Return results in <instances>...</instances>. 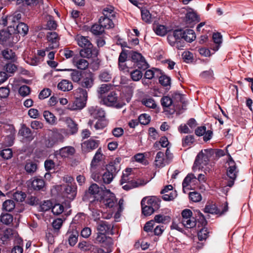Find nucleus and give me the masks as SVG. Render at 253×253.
<instances>
[{
	"label": "nucleus",
	"mask_w": 253,
	"mask_h": 253,
	"mask_svg": "<svg viewBox=\"0 0 253 253\" xmlns=\"http://www.w3.org/2000/svg\"><path fill=\"white\" fill-rule=\"evenodd\" d=\"M182 223L186 228H192L196 226V220L193 217H190L187 219H182Z\"/></svg>",
	"instance_id": "a19ab883"
},
{
	"label": "nucleus",
	"mask_w": 253,
	"mask_h": 253,
	"mask_svg": "<svg viewBox=\"0 0 253 253\" xmlns=\"http://www.w3.org/2000/svg\"><path fill=\"white\" fill-rule=\"evenodd\" d=\"M206 213L211 214H218L220 213V210L217 208L215 204L207 205L204 210Z\"/></svg>",
	"instance_id": "4c0bfd02"
},
{
	"label": "nucleus",
	"mask_w": 253,
	"mask_h": 253,
	"mask_svg": "<svg viewBox=\"0 0 253 253\" xmlns=\"http://www.w3.org/2000/svg\"><path fill=\"white\" fill-rule=\"evenodd\" d=\"M113 228L114 225L106 221L99 220L97 223L96 229L101 233L113 235L115 234Z\"/></svg>",
	"instance_id": "423d86ee"
},
{
	"label": "nucleus",
	"mask_w": 253,
	"mask_h": 253,
	"mask_svg": "<svg viewBox=\"0 0 253 253\" xmlns=\"http://www.w3.org/2000/svg\"><path fill=\"white\" fill-rule=\"evenodd\" d=\"M100 188L95 183L91 184L88 188V191H85L84 195L83 197V201H86L88 199V195H94L98 193Z\"/></svg>",
	"instance_id": "bb28decb"
},
{
	"label": "nucleus",
	"mask_w": 253,
	"mask_h": 253,
	"mask_svg": "<svg viewBox=\"0 0 253 253\" xmlns=\"http://www.w3.org/2000/svg\"><path fill=\"white\" fill-rule=\"evenodd\" d=\"M51 90L49 88H46L42 89L39 95V98L40 99H45L51 94Z\"/></svg>",
	"instance_id": "774afa93"
},
{
	"label": "nucleus",
	"mask_w": 253,
	"mask_h": 253,
	"mask_svg": "<svg viewBox=\"0 0 253 253\" xmlns=\"http://www.w3.org/2000/svg\"><path fill=\"white\" fill-rule=\"evenodd\" d=\"M162 74L161 76L159 77V83L162 84L163 86L166 87L170 86V77L163 75L162 73H161Z\"/></svg>",
	"instance_id": "de8ad7c7"
},
{
	"label": "nucleus",
	"mask_w": 253,
	"mask_h": 253,
	"mask_svg": "<svg viewBox=\"0 0 253 253\" xmlns=\"http://www.w3.org/2000/svg\"><path fill=\"white\" fill-rule=\"evenodd\" d=\"M116 162H111L109 164L106 165V170L112 174L114 176H115L117 172L120 169V166L116 165Z\"/></svg>",
	"instance_id": "473e14b6"
},
{
	"label": "nucleus",
	"mask_w": 253,
	"mask_h": 253,
	"mask_svg": "<svg viewBox=\"0 0 253 253\" xmlns=\"http://www.w3.org/2000/svg\"><path fill=\"white\" fill-rule=\"evenodd\" d=\"M64 192L67 198L73 200L77 194V188L75 185H67L64 189Z\"/></svg>",
	"instance_id": "4be33fe9"
},
{
	"label": "nucleus",
	"mask_w": 253,
	"mask_h": 253,
	"mask_svg": "<svg viewBox=\"0 0 253 253\" xmlns=\"http://www.w3.org/2000/svg\"><path fill=\"white\" fill-rule=\"evenodd\" d=\"M146 200V197H144L142 199L141 202V205L142 208V213L145 216H149L153 214L155 211L153 210V208H150L149 207V206L145 204L146 202H145Z\"/></svg>",
	"instance_id": "cd10ccee"
},
{
	"label": "nucleus",
	"mask_w": 253,
	"mask_h": 253,
	"mask_svg": "<svg viewBox=\"0 0 253 253\" xmlns=\"http://www.w3.org/2000/svg\"><path fill=\"white\" fill-rule=\"evenodd\" d=\"M89 113L92 117L96 119L100 120L105 116L104 111L97 106L91 107L89 109Z\"/></svg>",
	"instance_id": "4468645a"
},
{
	"label": "nucleus",
	"mask_w": 253,
	"mask_h": 253,
	"mask_svg": "<svg viewBox=\"0 0 253 253\" xmlns=\"http://www.w3.org/2000/svg\"><path fill=\"white\" fill-rule=\"evenodd\" d=\"M189 197L191 200L194 202H198L202 200L201 194L197 192H190Z\"/></svg>",
	"instance_id": "680f3d73"
},
{
	"label": "nucleus",
	"mask_w": 253,
	"mask_h": 253,
	"mask_svg": "<svg viewBox=\"0 0 253 253\" xmlns=\"http://www.w3.org/2000/svg\"><path fill=\"white\" fill-rule=\"evenodd\" d=\"M30 182L31 187L37 191L42 190L45 185L44 179L38 176H35L31 179Z\"/></svg>",
	"instance_id": "f8f14e48"
},
{
	"label": "nucleus",
	"mask_w": 253,
	"mask_h": 253,
	"mask_svg": "<svg viewBox=\"0 0 253 253\" xmlns=\"http://www.w3.org/2000/svg\"><path fill=\"white\" fill-rule=\"evenodd\" d=\"M164 153L162 152H159L157 153L156 157V166L160 167L163 166L164 161Z\"/></svg>",
	"instance_id": "13d9d810"
},
{
	"label": "nucleus",
	"mask_w": 253,
	"mask_h": 253,
	"mask_svg": "<svg viewBox=\"0 0 253 253\" xmlns=\"http://www.w3.org/2000/svg\"><path fill=\"white\" fill-rule=\"evenodd\" d=\"M150 117L146 114H141L138 118V122L142 125H146L150 123Z\"/></svg>",
	"instance_id": "e2e57ef3"
},
{
	"label": "nucleus",
	"mask_w": 253,
	"mask_h": 253,
	"mask_svg": "<svg viewBox=\"0 0 253 253\" xmlns=\"http://www.w3.org/2000/svg\"><path fill=\"white\" fill-rule=\"evenodd\" d=\"M181 37V29L175 30L169 33L167 37L169 43L172 46L175 45L177 40H180Z\"/></svg>",
	"instance_id": "9b49d317"
},
{
	"label": "nucleus",
	"mask_w": 253,
	"mask_h": 253,
	"mask_svg": "<svg viewBox=\"0 0 253 253\" xmlns=\"http://www.w3.org/2000/svg\"><path fill=\"white\" fill-rule=\"evenodd\" d=\"M66 123L68 130L72 134L76 133L78 130V125L70 118H67Z\"/></svg>",
	"instance_id": "7c9ffc66"
},
{
	"label": "nucleus",
	"mask_w": 253,
	"mask_h": 253,
	"mask_svg": "<svg viewBox=\"0 0 253 253\" xmlns=\"http://www.w3.org/2000/svg\"><path fill=\"white\" fill-rule=\"evenodd\" d=\"M99 144V141L90 138L82 143V150L84 154L87 153L96 149Z\"/></svg>",
	"instance_id": "0eeeda50"
},
{
	"label": "nucleus",
	"mask_w": 253,
	"mask_h": 253,
	"mask_svg": "<svg viewBox=\"0 0 253 253\" xmlns=\"http://www.w3.org/2000/svg\"><path fill=\"white\" fill-rule=\"evenodd\" d=\"M86 103V100H84L83 99L79 98L76 97V100L74 101V105L72 107L71 109H82L83 108Z\"/></svg>",
	"instance_id": "58836bf2"
},
{
	"label": "nucleus",
	"mask_w": 253,
	"mask_h": 253,
	"mask_svg": "<svg viewBox=\"0 0 253 253\" xmlns=\"http://www.w3.org/2000/svg\"><path fill=\"white\" fill-rule=\"evenodd\" d=\"M3 57L6 60H14L15 56V53L11 49H4L1 51Z\"/></svg>",
	"instance_id": "a18cd8bd"
},
{
	"label": "nucleus",
	"mask_w": 253,
	"mask_h": 253,
	"mask_svg": "<svg viewBox=\"0 0 253 253\" xmlns=\"http://www.w3.org/2000/svg\"><path fill=\"white\" fill-rule=\"evenodd\" d=\"M103 158V154L101 153V149L99 148L96 152L91 162V169H95L97 164L101 161Z\"/></svg>",
	"instance_id": "c85d7f7f"
},
{
	"label": "nucleus",
	"mask_w": 253,
	"mask_h": 253,
	"mask_svg": "<svg viewBox=\"0 0 253 253\" xmlns=\"http://www.w3.org/2000/svg\"><path fill=\"white\" fill-rule=\"evenodd\" d=\"M104 16H101L99 19V25L103 28L104 30L105 28L110 29L113 28L114 27V24L112 22V20L109 18L107 16V14L103 13Z\"/></svg>",
	"instance_id": "2eb2a0df"
},
{
	"label": "nucleus",
	"mask_w": 253,
	"mask_h": 253,
	"mask_svg": "<svg viewBox=\"0 0 253 253\" xmlns=\"http://www.w3.org/2000/svg\"><path fill=\"white\" fill-rule=\"evenodd\" d=\"M187 9L191 10L186 14V22L187 24H191L192 23L198 22L200 20L199 16L197 14L193 11L192 9L187 7Z\"/></svg>",
	"instance_id": "5701e85b"
},
{
	"label": "nucleus",
	"mask_w": 253,
	"mask_h": 253,
	"mask_svg": "<svg viewBox=\"0 0 253 253\" xmlns=\"http://www.w3.org/2000/svg\"><path fill=\"white\" fill-rule=\"evenodd\" d=\"M112 86H113L111 84H103L99 87L97 92L98 94L101 96L102 95L109 91L111 89Z\"/></svg>",
	"instance_id": "09e8293b"
},
{
	"label": "nucleus",
	"mask_w": 253,
	"mask_h": 253,
	"mask_svg": "<svg viewBox=\"0 0 253 253\" xmlns=\"http://www.w3.org/2000/svg\"><path fill=\"white\" fill-rule=\"evenodd\" d=\"M93 246L85 241L82 242L78 244L79 248L84 251H91Z\"/></svg>",
	"instance_id": "bf43d9fd"
},
{
	"label": "nucleus",
	"mask_w": 253,
	"mask_h": 253,
	"mask_svg": "<svg viewBox=\"0 0 253 253\" xmlns=\"http://www.w3.org/2000/svg\"><path fill=\"white\" fill-rule=\"evenodd\" d=\"M173 187L171 185H168L161 191V194H164L162 198L165 201L173 200L177 196L176 191H173Z\"/></svg>",
	"instance_id": "6e6552de"
},
{
	"label": "nucleus",
	"mask_w": 253,
	"mask_h": 253,
	"mask_svg": "<svg viewBox=\"0 0 253 253\" xmlns=\"http://www.w3.org/2000/svg\"><path fill=\"white\" fill-rule=\"evenodd\" d=\"M161 102L162 106L164 107L173 106L174 111L176 110H180V105L179 104H176L174 102H173L172 99L169 96L163 97L161 98Z\"/></svg>",
	"instance_id": "ddd939ff"
},
{
	"label": "nucleus",
	"mask_w": 253,
	"mask_h": 253,
	"mask_svg": "<svg viewBox=\"0 0 253 253\" xmlns=\"http://www.w3.org/2000/svg\"><path fill=\"white\" fill-rule=\"evenodd\" d=\"M13 220V216L8 213H2L0 216V221L3 224L9 225Z\"/></svg>",
	"instance_id": "f704fd0d"
},
{
	"label": "nucleus",
	"mask_w": 253,
	"mask_h": 253,
	"mask_svg": "<svg viewBox=\"0 0 253 253\" xmlns=\"http://www.w3.org/2000/svg\"><path fill=\"white\" fill-rule=\"evenodd\" d=\"M47 41L50 42L49 48L51 49L56 48L59 46V37L55 32H48L46 36Z\"/></svg>",
	"instance_id": "1a4fd4ad"
},
{
	"label": "nucleus",
	"mask_w": 253,
	"mask_h": 253,
	"mask_svg": "<svg viewBox=\"0 0 253 253\" xmlns=\"http://www.w3.org/2000/svg\"><path fill=\"white\" fill-rule=\"evenodd\" d=\"M28 30V26L24 23L21 22L19 23L16 26V31L17 32L16 34L17 35L20 34L23 36H24L27 34Z\"/></svg>",
	"instance_id": "e433bc0d"
},
{
	"label": "nucleus",
	"mask_w": 253,
	"mask_h": 253,
	"mask_svg": "<svg viewBox=\"0 0 253 253\" xmlns=\"http://www.w3.org/2000/svg\"><path fill=\"white\" fill-rule=\"evenodd\" d=\"M102 101L106 106L118 109L122 108L125 105V103L118 101L117 94L115 91L111 92L107 97H104Z\"/></svg>",
	"instance_id": "39448f33"
},
{
	"label": "nucleus",
	"mask_w": 253,
	"mask_h": 253,
	"mask_svg": "<svg viewBox=\"0 0 253 253\" xmlns=\"http://www.w3.org/2000/svg\"><path fill=\"white\" fill-rule=\"evenodd\" d=\"M107 239L110 240L111 238L107 237L105 234L98 232L96 237L93 239V241L95 244H101L104 243Z\"/></svg>",
	"instance_id": "ea45409f"
},
{
	"label": "nucleus",
	"mask_w": 253,
	"mask_h": 253,
	"mask_svg": "<svg viewBox=\"0 0 253 253\" xmlns=\"http://www.w3.org/2000/svg\"><path fill=\"white\" fill-rule=\"evenodd\" d=\"M91 33L95 35H101L104 32V30L99 24H95L91 26Z\"/></svg>",
	"instance_id": "49530a36"
},
{
	"label": "nucleus",
	"mask_w": 253,
	"mask_h": 253,
	"mask_svg": "<svg viewBox=\"0 0 253 253\" xmlns=\"http://www.w3.org/2000/svg\"><path fill=\"white\" fill-rule=\"evenodd\" d=\"M20 37L17 34H11L9 30L0 31V44L4 46H12L17 43Z\"/></svg>",
	"instance_id": "7ed1b4c3"
},
{
	"label": "nucleus",
	"mask_w": 253,
	"mask_h": 253,
	"mask_svg": "<svg viewBox=\"0 0 253 253\" xmlns=\"http://www.w3.org/2000/svg\"><path fill=\"white\" fill-rule=\"evenodd\" d=\"M153 30L157 35L160 36H164L167 33L166 27L162 25H156L154 26Z\"/></svg>",
	"instance_id": "37998d69"
},
{
	"label": "nucleus",
	"mask_w": 253,
	"mask_h": 253,
	"mask_svg": "<svg viewBox=\"0 0 253 253\" xmlns=\"http://www.w3.org/2000/svg\"><path fill=\"white\" fill-rule=\"evenodd\" d=\"M73 63L76 64L77 68L81 70H85L88 66V61L84 59H78L75 57L73 59Z\"/></svg>",
	"instance_id": "2f4dec72"
},
{
	"label": "nucleus",
	"mask_w": 253,
	"mask_h": 253,
	"mask_svg": "<svg viewBox=\"0 0 253 253\" xmlns=\"http://www.w3.org/2000/svg\"><path fill=\"white\" fill-rule=\"evenodd\" d=\"M19 134L27 139L29 141H31L34 139V136L31 129L26 126L25 125H23L19 131Z\"/></svg>",
	"instance_id": "b1692460"
},
{
	"label": "nucleus",
	"mask_w": 253,
	"mask_h": 253,
	"mask_svg": "<svg viewBox=\"0 0 253 253\" xmlns=\"http://www.w3.org/2000/svg\"><path fill=\"white\" fill-rule=\"evenodd\" d=\"M52 207V203L49 200L44 201L41 205V211H46L49 210Z\"/></svg>",
	"instance_id": "338daca9"
},
{
	"label": "nucleus",
	"mask_w": 253,
	"mask_h": 253,
	"mask_svg": "<svg viewBox=\"0 0 253 253\" xmlns=\"http://www.w3.org/2000/svg\"><path fill=\"white\" fill-rule=\"evenodd\" d=\"M43 116L46 122L49 124L53 125L56 122V118L54 115L48 111H45L43 112Z\"/></svg>",
	"instance_id": "c03bdc74"
},
{
	"label": "nucleus",
	"mask_w": 253,
	"mask_h": 253,
	"mask_svg": "<svg viewBox=\"0 0 253 253\" xmlns=\"http://www.w3.org/2000/svg\"><path fill=\"white\" fill-rule=\"evenodd\" d=\"M25 169L28 173L33 174L37 169V165L31 161L27 162Z\"/></svg>",
	"instance_id": "c9c22d12"
},
{
	"label": "nucleus",
	"mask_w": 253,
	"mask_h": 253,
	"mask_svg": "<svg viewBox=\"0 0 253 253\" xmlns=\"http://www.w3.org/2000/svg\"><path fill=\"white\" fill-rule=\"evenodd\" d=\"M64 207L60 204H55L52 207V212L54 215H59L64 211Z\"/></svg>",
	"instance_id": "864d4df0"
},
{
	"label": "nucleus",
	"mask_w": 253,
	"mask_h": 253,
	"mask_svg": "<svg viewBox=\"0 0 253 253\" xmlns=\"http://www.w3.org/2000/svg\"><path fill=\"white\" fill-rule=\"evenodd\" d=\"M77 97L83 99L84 100L87 99V91L85 89L82 87H79L77 89Z\"/></svg>",
	"instance_id": "3c124183"
},
{
	"label": "nucleus",
	"mask_w": 253,
	"mask_h": 253,
	"mask_svg": "<svg viewBox=\"0 0 253 253\" xmlns=\"http://www.w3.org/2000/svg\"><path fill=\"white\" fill-rule=\"evenodd\" d=\"M212 39L215 45L212 46L211 48L214 51H217L222 43V36L220 33H214L212 35Z\"/></svg>",
	"instance_id": "72a5a7b5"
},
{
	"label": "nucleus",
	"mask_w": 253,
	"mask_h": 253,
	"mask_svg": "<svg viewBox=\"0 0 253 253\" xmlns=\"http://www.w3.org/2000/svg\"><path fill=\"white\" fill-rule=\"evenodd\" d=\"M142 102L143 104L148 108H155L157 106L154 100L152 98L143 99Z\"/></svg>",
	"instance_id": "0e129e2a"
},
{
	"label": "nucleus",
	"mask_w": 253,
	"mask_h": 253,
	"mask_svg": "<svg viewBox=\"0 0 253 253\" xmlns=\"http://www.w3.org/2000/svg\"><path fill=\"white\" fill-rule=\"evenodd\" d=\"M195 179H196V178L193 173H190L187 175L182 182V186L184 191V189L189 185V183L191 182V180Z\"/></svg>",
	"instance_id": "5fc2aeb1"
},
{
	"label": "nucleus",
	"mask_w": 253,
	"mask_h": 253,
	"mask_svg": "<svg viewBox=\"0 0 253 253\" xmlns=\"http://www.w3.org/2000/svg\"><path fill=\"white\" fill-rule=\"evenodd\" d=\"M209 160L208 156L201 151L197 156L194 162V165L196 166L200 165L201 164L206 165L208 164Z\"/></svg>",
	"instance_id": "a878e982"
},
{
	"label": "nucleus",
	"mask_w": 253,
	"mask_h": 253,
	"mask_svg": "<svg viewBox=\"0 0 253 253\" xmlns=\"http://www.w3.org/2000/svg\"><path fill=\"white\" fill-rule=\"evenodd\" d=\"M93 84L94 79L93 78V75L89 72L86 73L84 77L83 78L79 84L82 87V88L83 87L89 89L93 86Z\"/></svg>",
	"instance_id": "9d476101"
},
{
	"label": "nucleus",
	"mask_w": 253,
	"mask_h": 253,
	"mask_svg": "<svg viewBox=\"0 0 253 253\" xmlns=\"http://www.w3.org/2000/svg\"><path fill=\"white\" fill-rule=\"evenodd\" d=\"M172 100L176 104H179L180 105V110L184 109V107L186 106V103L184 100L183 95L178 92H175L172 95Z\"/></svg>",
	"instance_id": "393cba45"
},
{
	"label": "nucleus",
	"mask_w": 253,
	"mask_h": 253,
	"mask_svg": "<svg viewBox=\"0 0 253 253\" xmlns=\"http://www.w3.org/2000/svg\"><path fill=\"white\" fill-rule=\"evenodd\" d=\"M13 199L17 202H21L24 201L26 194L22 191H16L13 195Z\"/></svg>",
	"instance_id": "603ef678"
},
{
	"label": "nucleus",
	"mask_w": 253,
	"mask_h": 253,
	"mask_svg": "<svg viewBox=\"0 0 253 253\" xmlns=\"http://www.w3.org/2000/svg\"><path fill=\"white\" fill-rule=\"evenodd\" d=\"M76 152L75 149L72 146H66L61 148L59 151V154L64 158L72 156Z\"/></svg>",
	"instance_id": "412c9836"
},
{
	"label": "nucleus",
	"mask_w": 253,
	"mask_h": 253,
	"mask_svg": "<svg viewBox=\"0 0 253 253\" xmlns=\"http://www.w3.org/2000/svg\"><path fill=\"white\" fill-rule=\"evenodd\" d=\"M77 41L79 45L83 48L80 51L81 57L89 58L92 56H97L98 52L95 49H93V46L88 37L81 36L78 38Z\"/></svg>",
	"instance_id": "f03ea898"
},
{
	"label": "nucleus",
	"mask_w": 253,
	"mask_h": 253,
	"mask_svg": "<svg viewBox=\"0 0 253 253\" xmlns=\"http://www.w3.org/2000/svg\"><path fill=\"white\" fill-rule=\"evenodd\" d=\"M57 87L58 89L65 91H69L72 89L73 86L72 83L66 80H63L60 83H58Z\"/></svg>",
	"instance_id": "c756f323"
},
{
	"label": "nucleus",
	"mask_w": 253,
	"mask_h": 253,
	"mask_svg": "<svg viewBox=\"0 0 253 253\" xmlns=\"http://www.w3.org/2000/svg\"><path fill=\"white\" fill-rule=\"evenodd\" d=\"M70 70L72 71L70 75L72 80L79 84L83 78L84 77V75L86 73V72L80 71L77 70L70 69Z\"/></svg>",
	"instance_id": "aec40b11"
},
{
	"label": "nucleus",
	"mask_w": 253,
	"mask_h": 253,
	"mask_svg": "<svg viewBox=\"0 0 253 253\" xmlns=\"http://www.w3.org/2000/svg\"><path fill=\"white\" fill-rule=\"evenodd\" d=\"M147 182L143 179H138L137 180H131L128 181L127 183L123 186V188L126 190H129L132 188L137 187L146 184Z\"/></svg>",
	"instance_id": "f3484780"
},
{
	"label": "nucleus",
	"mask_w": 253,
	"mask_h": 253,
	"mask_svg": "<svg viewBox=\"0 0 253 253\" xmlns=\"http://www.w3.org/2000/svg\"><path fill=\"white\" fill-rule=\"evenodd\" d=\"M229 167L227 169L226 174L229 180L226 184L227 186L231 187L234 183V181L237 178L238 170L237 169V168L235 162L233 160L230 155H229Z\"/></svg>",
	"instance_id": "20e7f679"
},
{
	"label": "nucleus",
	"mask_w": 253,
	"mask_h": 253,
	"mask_svg": "<svg viewBox=\"0 0 253 253\" xmlns=\"http://www.w3.org/2000/svg\"><path fill=\"white\" fill-rule=\"evenodd\" d=\"M128 57L131 58L132 61L138 68L144 70L148 68V64L141 53L136 51H128L123 50L118 59L119 67L121 70L125 71L129 68L128 64L126 63V62L128 61V60H127Z\"/></svg>",
	"instance_id": "f257e3e1"
},
{
	"label": "nucleus",
	"mask_w": 253,
	"mask_h": 253,
	"mask_svg": "<svg viewBox=\"0 0 253 253\" xmlns=\"http://www.w3.org/2000/svg\"><path fill=\"white\" fill-rule=\"evenodd\" d=\"M99 78L102 82H108L111 80L112 76L109 72L103 71L99 75Z\"/></svg>",
	"instance_id": "6e6d98bb"
},
{
	"label": "nucleus",
	"mask_w": 253,
	"mask_h": 253,
	"mask_svg": "<svg viewBox=\"0 0 253 253\" xmlns=\"http://www.w3.org/2000/svg\"><path fill=\"white\" fill-rule=\"evenodd\" d=\"M79 231L76 229H72L69 230L66 233V236L68 237V241L69 244L73 247L77 242L79 237Z\"/></svg>",
	"instance_id": "a211bd4d"
},
{
	"label": "nucleus",
	"mask_w": 253,
	"mask_h": 253,
	"mask_svg": "<svg viewBox=\"0 0 253 253\" xmlns=\"http://www.w3.org/2000/svg\"><path fill=\"white\" fill-rule=\"evenodd\" d=\"M0 155L3 159L8 160L12 157V151L11 149H5L0 152Z\"/></svg>",
	"instance_id": "052dcab7"
},
{
	"label": "nucleus",
	"mask_w": 253,
	"mask_h": 253,
	"mask_svg": "<svg viewBox=\"0 0 253 253\" xmlns=\"http://www.w3.org/2000/svg\"><path fill=\"white\" fill-rule=\"evenodd\" d=\"M143 74L141 71L136 69L130 73V76L132 80L134 81H139L142 77Z\"/></svg>",
	"instance_id": "4d7b16f0"
},
{
	"label": "nucleus",
	"mask_w": 253,
	"mask_h": 253,
	"mask_svg": "<svg viewBox=\"0 0 253 253\" xmlns=\"http://www.w3.org/2000/svg\"><path fill=\"white\" fill-rule=\"evenodd\" d=\"M161 200L156 197H152L150 198L146 197V200L145 202L146 204L148 206H149L150 208H153V210L156 211L158 210L160 207V203L161 202Z\"/></svg>",
	"instance_id": "6ab92c4d"
},
{
	"label": "nucleus",
	"mask_w": 253,
	"mask_h": 253,
	"mask_svg": "<svg viewBox=\"0 0 253 253\" xmlns=\"http://www.w3.org/2000/svg\"><path fill=\"white\" fill-rule=\"evenodd\" d=\"M114 177L112 174L106 171L102 175V180L104 183L108 184L112 181Z\"/></svg>",
	"instance_id": "8fccbe9b"
},
{
	"label": "nucleus",
	"mask_w": 253,
	"mask_h": 253,
	"mask_svg": "<svg viewBox=\"0 0 253 253\" xmlns=\"http://www.w3.org/2000/svg\"><path fill=\"white\" fill-rule=\"evenodd\" d=\"M15 207V203L12 200H6L2 204V209L6 211H11Z\"/></svg>",
	"instance_id": "79ce46f5"
},
{
	"label": "nucleus",
	"mask_w": 253,
	"mask_h": 253,
	"mask_svg": "<svg viewBox=\"0 0 253 253\" xmlns=\"http://www.w3.org/2000/svg\"><path fill=\"white\" fill-rule=\"evenodd\" d=\"M170 217L161 214L156 215L154 217V221L158 223H164L166 221H169Z\"/></svg>",
	"instance_id": "69168bd1"
},
{
	"label": "nucleus",
	"mask_w": 253,
	"mask_h": 253,
	"mask_svg": "<svg viewBox=\"0 0 253 253\" xmlns=\"http://www.w3.org/2000/svg\"><path fill=\"white\" fill-rule=\"evenodd\" d=\"M181 38L187 42H191L196 39L195 33L192 29H187L185 30L181 29Z\"/></svg>",
	"instance_id": "dca6fc26"
}]
</instances>
